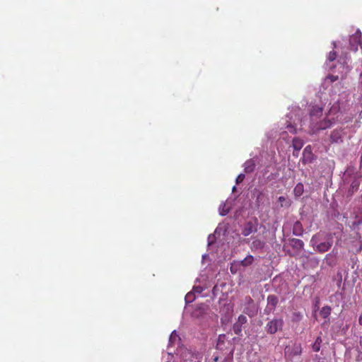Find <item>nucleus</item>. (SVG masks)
<instances>
[{"instance_id":"27","label":"nucleus","mask_w":362,"mask_h":362,"mask_svg":"<svg viewBox=\"0 0 362 362\" xmlns=\"http://www.w3.org/2000/svg\"><path fill=\"white\" fill-rule=\"evenodd\" d=\"M359 185L360 184L358 180H354L351 184L349 192H351L353 193L354 191H356L358 188Z\"/></svg>"},{"instance_id":"22","label":"nucleus","mask_w":362,"mask_h":362,"mask_svg":"<svg viewBox=\"0 0 362 362\" xmlns=\"http://www.w3.org/2000/svg\"><path fill=\"white\" fill-rule=\"evenodd\" d=\"M331 308L329 306H324L320 310V315L323 318H327L331 313Z\"/></svg>"},{"instance_id":"2","label":"nucleus","mask_w":362,"mask_h":362,"mask_svg":"<svg viewBox=\"0 0 362 362\" xmlns=\"http://www.w3.org/2000/svg\"><path fill=\"white\" fill-rule=\"evenodd\" d=\"M310 243L318 252H325L332 247L333 238L331 234L320 232L312 237Z\"/></svg>"},{"instance_id":"38","label":"nucleus","mask_w":362,"mask_h":362,"mask_svg":"<svg viewBox=\"0 0 362 362\" xmlns=\"http://www.w3.org/2000/svg\"><path fill=\"white\" fill-rule=\"evenodd\" d=\"M235 189H236V187H235V186H234V187H233V192H234V191L235 190Z\"/></svg>"},{"instance_id":"31","label":"nucleus","mask_w":362,"mask_h":362,"mask_svg":"<svg viewBox=\"0 0 362 362\" xmlns=\"http://www.w3.org/2000/svg\"><path fill=\"white\" fill-rule=\"evenodd\" d=\"M327 80H329L330 82L333 83L338 80V76H329L327 77Z\"/></svg>"},{"instance_id":"15","label":"nucleus","mask_w":362,"mask_h":362,"mask_svg":"<svg viewBox=\"0 0 362 362\" xmlns=\"http://www.w3.org/2000/svg\"><path fill=\"white\" fill-rule=\"evenodd\" d=\"M303 144V141L299 138L295 137L292 139V146L295 151H300Z\"/></svg>"},{"instance_id":"13","label":"nucleus","mask_w":362,"mask_h":362,"mask_svg":"<svg viewBox=\"0 0 362 362\" xmlns=\"http://www.w3.org/2000/svg\"><path fill=\"white\" fill-rule=\"evenodd\" d=\"M330 140L333 143H338L341 141V129H334L330 135Z\"/></svg>"},{"instance_id":"20","label":"nucleus","mask_w":362,"mask_h":362,"mask_svg":"<svg viewBox=\"0 0 362 362\" xmlns=\"http://www.w3.org/2000/svg\"><path fill=\"white\" fill-rule=\"evenodd\" d=\"M279 202V207H288L291 205V202L286 197L281 196L278 198Z\"/></svg>"},{"instance_id":"37","label":"nucleus","mask_w":362,"mask_h":362,"mask_svg":"<svg viewBox=\"0 0 362 362\" xmlns=\"http://www.w3.org/2000/svg\"><path fill=\"white\" fill-rule=\"evenodd\" d=\"M261 195H262V193H259V195H258V197H257V200H259V197H260Z\"/></svg>"},{"instance_id":"11","label":"nucleus","mask_w":362,"mask_h":362,"mask_svg":"<svg viewBox=\"0 0 362 362\" xmlns=\"http://www.w3.org/2000/svg\"><path fill=\"white\" fill-rule=\"evenodd\" d=\"M255 161L253 158L246 160L243 164L245 173H250L253 172L255 168Z\"/></svg>"},{"instance_id":"44","label":"nucleus","mask_w":362,"mask_h":362,"mask_svg":"<svg viewBox=\"0 0 362 362\" xmlns=\"http://www.w3.org/2000/svg\"><path fill=\"white\" fill-rule=\"evenodd\" d=\"M361 76H362V74H361Z\"/></svg>"},{"instance_id":"21","label":"nucleus","mask_w":362,"mask_h":362,"mask_svg":"<svg viewBox=\"0 0 362 362\" xmlns=\"http://www.w3.org/2000/svg\"><path fill=\"white\" fill-rule=\"evenodd\" d=\"M180 338L179 337V336L177 334V332L175 330H174L170 337H169V346H173L177 341H180Z\"/></svg>"},{"instance_id":"1","label":"nucleus","mask_w":362,"mask_h":362,"mask_svg":"<svg viewBox=\"0 0 362 362\" xmlns=\"http://www.w3.org/2000/svg\"><path fill=\"white\" fill-rule=\"evenodd\" d=\"M308 117H303L300 109L296 110L288 116L289 121L286 120L285 129L286 130L279 132L276 129H272L267 133L269 139L273 140L279 136L280 139L288 141V132L293 134L303 129L305 125L308 126L309 133L316 134L320 131L326 130L332 127L340 122L341 115L339 101L330 103L328 107L324 111L322 107L317 105H309L308 108Z\"/></svg>"},{"instance_id":"34","label":"nucleus","mask_w":362,"mask_h":362,"mask_svg":"<svg viewBox=\"0 0 362 362\" xmlns=\"http://www.w3.org/2000/svg\"><path fill=\"white\" fill-rule=\"evenodd\" d=\"M245 301L248 303V304H251V303H253V300L252 299L251 297L250 296H247L245 297Z\"/></svg>"},{"instance_id":"19","label":"nucleus","mask_w":362,"mask_h":362,"mask_svg":"<svg viewBox=\"0 0 362 362\" xmlns=\"http://www.w3.org/2000/svg\"><path fill=\"white\" fill-rule=\"evenodd\" d=\"M219 214L221 216H226L230 211V206L228 203H222L218 208Z\"/></svg>"},{"instance_id":"16","label":"nucleus","mask_w":362,"mask_h":362,"mask_svg":"<svg viewBox=\"0 0 362 362\" xmlns=\"http://www.w3.org/2000/svg\"><path fill=\"white\" fill-rule=\"evenodd\" d=\"M303 233V228L302 224L299 221H296L293 224V234L296 236H300Z\"/></svg>"},{"instance_id":"42","label":"nucleus","mask_w":362,"mask_h":362,"mask_svg":"<svg viewBox=\"0 0 362 362\" xmlns=\"http://www.w3.org/2000/svg\"><path fill=\"white\" fill-rule=\"evenodd\" d=\"M206 257V255H204L202 256V257H203V258H205Z\"/></svg>"},{"instance_id":"30","label":"nucleus","mask_w":362,"mask_h":362,"mask_svg":"<svg viewBox=\"0 0 362 362\" xmlns=\"http://www.w3.org/2000/svg\"><path fill=\"white\" fill-rule=\"evenodd\" d=\"M203 288L202 286H194L193 288V290H192V292L194 293H199L200 294L202 291H203Z\"/></svg>"},{"instance_id":"12","label":"nucleus","mask_w":362,"mask_h":362,"mask_svg":"<svg viewBox=\"0 0 362 362\" xmlns=\"http://www.w3.org/2000/svg\"><path fill=\"white\" fill-rule=\"evenodd\" d=\"M241 268L244 269V268L250 266L254 262V257L251 255H248L243 260H237Z\"/></svg>"},{"instance_id":"32","label":"nucleus","mask_w":362,"mask_h":362,"mask_svg":"<svg viewBox=\"0 0 362 362\" xmlns=\"http://www.w3.org/2000/svg\"><path fill=\"white\" fill-rule=\"evenodd\" d=\"M362 223V219H360L358 221H355L354 223H353V229L354 230H356V227L361 224Z\"/></svg>"},{"instance_id":"24","label":"nucleus","mask_w":362,"mask_h":362,"mask_svg":"<svg viewBox=\"0 0 362 362\" xmlns=\"http://www.w3.org/2000/svg\"><path fill=\"white\" fill-rule=\"evenodd\" d=\"M264 246V242L260 240H255L252 243V247L254 249H262Z\"/></svg>"},{"instance_id":"23","label":"nucleus","mask_w":362,"mask_h":362,"mask_svg":"<svg viewBox=\"0 0 362 362\" xmlns=\"http://www.w3.org/2000/svg\"><path fill=\"white\" fill-rule=\"evenodd\" d=\"M322 338L320 337H317L313 343L312 348L313 350L315 352H317L320 350L321 344H322Z\"/></svg>"},{"instance_id":"4","label":"nucleus","mask_w":362,"mask_h":362,"mask_svg":"<svg viewBox=\"0 0 362 362\" xmlns=\"http://www.w3.org/2000/svg\"><path fill=\"white\" fill-rule=\"evenodd\" d=\"M183 362H202V354L199 352H192L185 350L182 355Z\"/></svg>"},{"instance_id":"41","label":"nucleus","mask_w":362,"mask_h":362,"mask_svg":"<svg viewBox=\"0 0 362 362\" xmlns=\"http://www.w3.org/2000/svg\"><path fill=\"white\" fill-rule=\"evenodd\" d=\"M349 170H350V168H348V169L346 170V173H348L349 172Z\"/></svg>"},{"instance_id":"40","label":"nucleus","mask_w":362,"mask_h":362,"mask_svg":"<svg viewBox=\"0 0 362 362\" xmlns=\"http://www.w3.org/2000/svg\"><path fill=\"white\" fill-rule=\"evenodd\" d=\"M360 344L362 346V337L361 338Z\"/></svg>"},{"instance_id":"29","label":"nucleus","mask_w":362,"mask_h":362,"mask_svg":"<svg viewBox=\"0 0 362 362\" xmlns=\"http://www.w3.org/2000/svg\"><path fill=\"white\" fill-rule=\"evenodd\" d=\"M244 179H245V174L240 173V175H238V176L236 178V180H235L236 184H239V183L242 182Z\"/></svg>"},{"instance_id":"3","label":"nucleus","mask_w":362,"mask_h":362,"mask_svg":"<svg viewBox=\"0 0 362 362\" xmlns=\"http://www.w3.org/2000/svg\"><path fill=\"white\" fill-rule=\"evenodd\" d=\"M284 326V320L281 318H274L269 321L266 326L265 330L267 333L274 334L278 331L281 330Z\"/></svg>"},{"instance_id":"18","label":"nucleus","mask_w":362,"mask_h":362,"mask_svg":"<svg viewBox=\"0 0 362 362\" xmlns=\"http://www.w3.org/2000/svg\"><path fill=\"white\" fill-rule=\"evenodd\" d=\"M304 192V187L302 183H298L293 189V193L296 197H300Z\"/></svg>"},{"instance_id":"35","label":"nucleus","mask_w":362,"mask_h":362,"mask_svg":"<svg viewBox=\"0 0 362 362\" xmlns=\"http://www.w3.org/2000/svg\"><path fill=\"white\" fill-rule=\"evenodd\" d=\"M358 323L362 325V313L358 317Z\"/></svg>"},{"instance_id":"17","label":"nucleus","mask_w":362,"mask_h":362,"mask_svg":"<svg viewBox=\"0 0 362 362\" xmlns=\"http://www.w3.org/2000/svg\"><path fill=\"white\" fill-rule=\"evenodd\" d=\"M291 245L296 250H302L304 246L303 242L300 239L293 238L291 240Z\"/></svg>"},{"instance_id":"9","label":"nucleus","mask_w":362,"mask_h":362,"mask_svg":"<svg viewBox=\"0 0 362 362\" xmlns=\"http://www.w3.org/2000/svg\"><path fill=\"white\" fill-rule=\"evenodd\" d=\"M247 317L245 315H240L238 317L237 322H235V324L233 325V331L235 334L238 335L241 334L242 327L244 324L247 322Z\"/></svg>"},{"instance_id":"5","label":"nucleus","mask_w":362,"mask_h":362,"mask_svg":"<svg viewBox=\"0 0 362 362\" xmlns=\"http://www.w3.org/2000/svg\"><path fill=\"white\" fill-rule=\"evenodd\" d=\"M350 49L354 52L358 50V47L362 46L361 33L359 30L352 35L349 39Z\"/></svg>"},{"instance_id":"14","label":"nucleus","mask_w":362,"mask_h":362,"mask_svg":"<svg viewBox=\"0 0 362 362\" xmlns=\"http://www.w3.org/2000/svg\"><path fill=\"white\" fill-rule=\"evenodd\" d=\"M230 272L233 274H238V273L243 272V269L241 268V267L239 264V263L238 262V261L237 260H234L230 264Z\"/></svg>"},{"instance_id":"10","label":"nucleus","mask_w":362,"mask_h":362,"mask_svg":"<svg viewBox=\"0 0 362 362\" xmlns=\"http://www.w3.org/2000/svg\"><path fill=\"white\" fill-rule=\"evenodd\" d=\"M301 352L302 348L300 344H294L293 346H286L285 349L286 354L290 356H298Z\"/></svg>"},{"instance_id":"43","label":"nucleus","mask_w":362,"mask_h":362,"mask_svg":"<svg viewBox=\"0 0 362 362\" xmlns=\"http://www.w3.org/2000/svg\"><path fill=\"white\" fill-rule=\"evenodd\" d=\"M166 362H170V360L168 359Z\"/></svg>"},{"instance_id":"7","label":"nucleus","mask_w":362,"mask_h":362,"mask_svg":"<svg viewBox=\"0 0 362 362\" xmlns=\"http://www.w3.org/2000/svg\"><path fill=\"white\" fill-rule=\"evenodd\" d=\"M257 230V221L255 220L254 221H248L247 222L242 230V234L244 236H248L252 233H255Z\"/></svg>"},{"instance_id":"28","label":"nucleus","mask_w":362,"mask_h":362,"mask_svg":"<svg viewBox=\"0 0 362 362\" xmlns=\"http://www.w3.org/2000/svg\"><path fill=\"white\" fill-rule=\"evenodd\" d=\"M336 57H337V54L335 52L332 51V52H330L329 53V55H328V57H327V61L329 62H333L334 60H335L336 59Z\"/></svg>"},{"instance_id":"33","label":"nucleus","mask_w":362,"mask_h":362,"mask_svg":"<svg viewBox=\"0 0 362 362\" xmlns=\"http://www.w3.org/2000/svg\"><path fill=\"white\" fill-rule=\"evenodd\" d=\"M214 235H209L208 237V245H211L214 241Z\"/></svg>"},{"instance_id":"39","label":"nucleus","mask_w":362,"mask_h":362,"mask_svg":"<svg viewBox=\"0 0 362 362\" xmlns=\"http://www.w3.org/2000/svg\"><path fill=\"white\" fill-rule=\"evenodd\" d=\"M332 43H333V45H334V47H336V42H333Z\"/></svg>"},{"instance_id":"25","label":"nucleus","mask_w":362,"mask_h":362,"mask_svg":"<svg viewBox=\"0 0 362 362\" xmlns=\"http://www.w3.org/2000/svg\"><path fill=\"white\" fill-rule=\"evenodd\" d=\"M303 314L300 312H293L292 313L291 320L293 322H300L303 319Z\"/></svg>"},{"instance_id":"8","label":"nucleus","mask_w":362,"mask_h":362,"mask_svg":"<svg viewBox=\"0 0 362 362\" xmlns=\"http://www.w3.org/2000/svg\"><path fill=\"white\" fill-rule=\"evenodd\" d=\"M314 158L312 148L310 145L307 146L303 151V157L301 160L303 163H310Z\"/></svg>"},{"instance_id":"36","label":"nucleus","mask_w":362,"mask_h":362,"mask_svg":"<svg viewBox=\"0 0 362 362\" xmlns=\"http://www.w3.org/2000/svg\"><path fill=\"white\" fill-rule=\"evenodd\" d=\"M298 153H299V151H294V152L293 153V155L294 156H296V157H298Z\"/></svg>"},{"instance_id":"26","label":"nucleus","mask_w":362,"mask_h":362,"mask_svg":"<svg viewBox=\"0 0 362 362\" xmlns=\"http://www.w3.org/2000/svg\"><path fill=\"white\" fill-rule=\"evenodd\" d=\"M195 299L194 293L192 291L186 294L185 300L187 303H192Z\"/></svg>"},{"instance_id":"6","label":"nucleus","mask_w":362,"mask_h":362,"mask_svg":"<svg viewBox=\"0 0 362 362\" xmlns=\"http://www.w3.org/2000/svg\"><path fill=\"white\" fill-rule=\"evenodd\" d=\"M267 305L266 306V308L264 310V312L267 314H269L270 313H272L279 302V298L275 295H269L267 298Z\"/></svg>"}]
</instances>
